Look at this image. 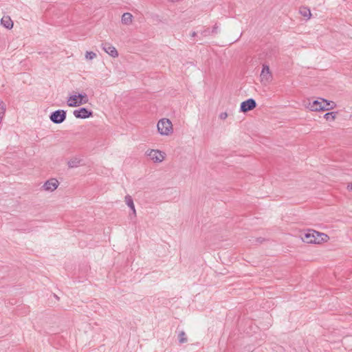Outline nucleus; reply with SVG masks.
I'll return each instance as SVG.
<instances>
[{
  "label": "nucleus",
  "instance_id": "f257e3e1",
  "mask_svg": "<svg viewBox=\"0 0 352 352\" xmlns=\"http://www.w3.org/2000/svg\"><path fill=\"white\" fill-rule=\"evenodd\" d=\"M336 104L333 101H329L320 98L318 100H308L305 107L311 111H324L333 109Z\"/></svg>",
  "mask_w": 352,
  "mask_h": 352
},
{
  "label": "nucleus",
  "instance_id": "f03ea898",
  "mask_svg": "<svg viewBox=\"0 0 352 352\" xmlns=\"http://www.w3.org/2000/svg\"><path fill=\"white\" fill-rule=\"evenodd\" d=\"M303 242L307 243L321 244L327 242L329 236L322 232H319L314 230H309L307 232L301 235Z\"/></svg>",
  "mask_w": 352,
  "mask_h": 352
},
{
  "label": "nucleus",
  "instance_id": "7ed1b4c3",
  "mask_svg": "<svg viewBox=\"0 0 352 352\" xmlns=\"http://www.w3.org/2000/svg\"><path fill=\"white\" fill-rule=\"evenodd\" d=\"M157 132L162 136H170L174 132L173 125L168 118H162L157 123Z\"/></svg>",
  "mask_w": 352,
  "mask_h": 352
},
{
  "label": "nucleus",
  "instance_id": "20e7f679",
  "mask_svg": "<svg viewBox=\"0 0 352 352\" xmlns=\"http://www.w3.org/2000/svg\"><path fill=\"white\" fill-rule=\"evenodd\" d=\"M89 98L85 93L75 94L67 98V103L69 107H75L87 104Z\"/></svg>",
  "mask_w": 352,
  "mask_h": 352
},
{
  "label": "nucleus",
  "instance_id": "39448f33",
  "mask_svg": "<svg viewBox=\"0 0 352 352\" xmlns=\"http://www.w3.org/2000/svg\"><path fill=\"white\" fill-rule=\"evenodd\" d=\"M145 155L154 163H161L166 158V153L158 149H148Z\"/></svg>",
  "mask_w": 352,
  "mask_h": 352
},
{
  "label": "nucleus",
  "instance_id": "423d86ee",
  "mask_svg": "<svg viewBox=\"0 0 352 352\" xmlns=\"http://www.w3.org/2000/svg\"><path fill=\"white\" fill-rule=\"evenodd\" d=\"M261 82L263 85H267L271 82L273 76L270 72V67L267 65H263L260 74Z\"/></svg>",
  "mask_w": 352,
  "mask_h": 352
},
{
  "label": "nucleus",
  "instance_id": "0eeeda50",
  "mask_svg": "<svg viewBox=\"0 0 352 352\" xmlns=\"http://www.w3.org/2000/svg\"><path fill=\"white\" fill-rule=\"evenodd\" d=\"M50 118L54 123L60 124L64 122L66 118V111L64 110H56L52 113Z\"/></svg>",
  "mask_w": 352,
  "mask_h": 352
},
{
  "label": "nucleus",
  "instance_id": "6e6552de",
  "mask_svg": "<svg viewBox=\"0 0 352 352\" xmlns=\"http://www.w3.org/2000/svg\"><path fill=\"white\" fill-rule=\"evenodd\" d=\"M58 181L55 178H52L44 183L42 188L45 191L53 192L58 188Z\"/></svg>",
  "mask_w": 352,
  "mask_h": 352
},
{
  "label": "nucleus",
  "instance_id": "1a4fd4ad",
  "mask_svg": "<svg viewBox=\"0 0 352 352\" xmlns=\"http://www.w3.org/2000/svg\"><path fill=\"white\" fill-rule=\"evenodd\" d=\"M73 113L76 118L85 119L91 117L93 114V112L86 108L82 107L79 109L74 110Z\"/></svg>",
  "mask_w": 352,
  "mask_h": 352
},
{
  "label": "nucleus",
  "instance_id": "9d476101",
  "mask_svg": "<svg viewBox=\"0 0 352 352\" xmlns=\"http://www.w3.org/2000/svg\"><path fill=\"white\" fill-rule=\"evenodd\" d=\"M256 101L252 98H250V99L241 102V111L243 112H247L250 110H252L254 108L256 107Z\"/></svg>",
  "mask_w": 352,
  "mask_h": 352
},
{
  "label": "nucleus",
  "instance_id": "9b49d317",
  "mask_svg": "<svg viewBox=\"0 0 352 352\" xmlns=\"http://www.w3.org/2000/svg\"><path fill=\"white\" fill-rule=\"evenodd\" d=\"M101 46L102 49L111 57L116 58L118 56V52L117 50L110 43H104Z\"/></svg>",
  "mask_w": 352,
  "mask_h": 352
},
{
  "label": "nucleus",
  "instance_id": "f8f14e48",
  "mask_svg": "<svg viewBox=\"0 0 352 352\" xmlns=\"http://www.w3.org/2000/svg\"><path fill=\"white\" fill-rule=\"evenodd\" d=\"M1 24L8 30L12 29L14 25L12 20L8 15H5L1 18Z\"/></svg>",
  "mask_w": 352,
  "mask_h": 352
},
{
  "label": "nucleus",
  "instance_id": "ddd939ff",
  "mask_svg": "<svg viewBox=\"0 0 352 352\" xmlns=\"http://www.w3.org/2000/svg\"><path fill=\"white\" fill-rule=\"evenodd\" d=\"M133 15L129 12H125L122 14L121 22L122 24L129 25L133 23Z\"/></svg>",
  "mask_w": 352,
  "mask_h": 352
},
{
  "label": "nucleus",
  "instance_id": "4468645a",
  "mask_svg": "<svg viewBox=\"0 0 352 352\" xmlns=\"http://www.w3.org/2000/svg\"><path fill=\"white\" fill-rule=\"evenodd\" d=\"M124 201H125L126 204L133 211V214L134 215V217H135L136 216V210H135V205H134L132 197L129 195H126L124 197Z\"/></svg>",
  "mask_w": 352,
  "mask_h": 352
},
{
  "label": "nucleus",
  "instance_id": "2eb2a0df",
  "mask_svg": "<svg viewBox=\"0 0 352 352\" xmlns=\"http://www.w3.org/2000/svg\"><path fill=\"white\" fill-rule=\"evenodd\" d=\"M80 162H81V159H80L79 157H75L71 158L67 162V165L69 168H76V167H78L80 164Z\"/></svg>",
  "mask_w": 352,
  "mask_h": 352
},
{
  "label": "nucleus",
  "instance_id": "dca6fc26",
  "mask_svg": "<svg viewBox=\"0 0 352 352\" xmlns=\"http://www.w3.org/2000/svg\"><path fill=\"white\" fill-rule=\"evenodd\" d=\"M6 110V107L3 101H0V124L2 122Z\"/></svg>",
  "mask_w": 352,
  "mask_h": 352
},
{
  "label": "nucleus",
  "instance_id": "f3484780",
  "mask_svg": "<svg viewBox=\"0 0 352 352\" xmlns=\"http://www.w3.org/2000/svg\"><path fill=\"white\" fill-rule=\"evenodd\" d=\"M338 113L337 112H335V111H332V112H329V113H327L324 115V118L327 120H331V121H333L335 120V119L336 118V116H337Z\"/></svg>",
  "mask_w": 352,
  "mask_h": 352
},
{
  "label": "nucleus",
  "instance_id": "a211bd4d",
  "mask_svg": "<svg viewBox=\"0 0 352 352\" xmlns=\"http://www.w3.org/2000/svg\"><path fill=\"white\" fill-rule=\"evenodd\" d=\"M300 12L303 16L307 17V19H309L311 16L310 10L307 8H301L300 9Z\"/></svg>",
  "mask_w": 352,
  "mask_h": 352
},
{
  "label": "nucleus",
  "instance_id": "6ab92c4d",
  "mask_svg": "<svg viewBox=\"0 0 352 352\" xmlns=\"http://www.w3.org/2000/svg\"><path fill=\"white\" fill-rule=\"evenodd\" d=\"M97 55L95 52H86L85 53V58L87 60H93L95 58H96Z\"/></svg>",
  "mask_w": 352,
  "mask_h": 352
},
{
  "label": "nucleus",
  "instance_id": "aec40b11",
  "mask_svg": "<svg viewBox=\"0 0 352 352\" xmlns=\"http://www.w3.org/2000/svg\"><path fill=\"white\" fill-rule=\"evenodd\" d=\"M178 337L180 343H185L187 342V338L184 331H181Z\"/></svg>",
  "mask_w": 352,
  "mask_h": 352
},
{
  "label": "nucleus",
  "instance_id": "412c9836",
  "mask_svg": "<svg viewBox=\"0 0 352 352\" xmlns=\"http://www.w3.org/2000/svg\"><path fill=\"white\" fill-rule=\"evenodd\" d=\"M228 118V113L226 112H222L219 114V118L221 120H226Z\"/></svg>",
  "mask_w": 352,
  "mask_h": 352
},
{
  "label": "nucleus",
  "instance_id": "4be33fe9",
  "mask_svg": "<svg viewBox=\"0 0 352 352\" xmlns=\"http://www.w3.org/2000/svg\"><path fill=\"white\" fill-rule=\"evenodd\" d=\"M218 29H219L218 25L217 24L214 25L213 28H212V33H217L218 32Z\"/></svg>",
  "mask_w": 352,
  "mask_h": 352
},
{
  "label": "nucleus",
  "instance_id": "5701e85b",
  "mask_svg": "<svg viewBox=\"0 0 352 352\" xmlns=\"http://www.w3.org/2000/svg\"><path fill=\"white\" fill-rule=\"evenodd\" d=\"M192 36H196V32H192Z\"/></svg>",
  "mask_w": 352,
  "mask_h": 352
},
{
  "label": "nucleus",
  "instance_id": "b1692460",
  "mask_svg": "<svg viewBox=\"0 0 352 352\" xmlns=\"http://www.w3.org/2000/svg\"><path fill=\"white\" fill-rule=\"evenodd\" d=\"M208 32V30H205V32H205V34H206H206H207V32Z\"/></svg>",
  "mask_w": 352,
  "mask_h": 352
},
{
  "label": "nucleus",
  "instance_id": "393cba45",
  "mask_svg": "<svg viewBox=\"0 0 352 352\" xmlns=\"http://www.w3.org/2000/svg\"><path fill=\"white\" fill-rule=\"evenodd\" d=\"M351 189H352V184H351Z\"/></svg>",
  "mask_w": 352,
  "mask_h": 352
}]
</instances>
